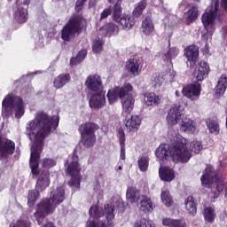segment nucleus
I'll list each match as a JSON object with an SVG mask.
<instances>
[{"label":"nucleus","instance_id":"f257e3e1","mask_svg":"<svg viewBox=\"0 0 227 227\" xmlns=\"http://www.w3.org/2000/svg\"><path fill=\"white\" fill-rule=\"evenodd\" d=\"M59 125V119L49 115L44 111H38L35 118L29 121L26 126V136L33 143L31 147L29 167L33 178H37L35 190L43 192L51 185V172L43 169L40 172V155L45 146V138L51 136V132L56 130Z\"/></svg>","mask_w":227,"mask_h":227},{"label":"nucleus","instance_id":"f03ea898","mask_svg":"<svg viewBox=\"0 0 227 227\" xmlns=\"http://www.w3.org/2000/svg\"><path fill=\"white\" fill-rule=\"evenodd\" d=\"M155 154L160 160H168V157H171L173 162H181V164L187 163L192 156L187 147V139L184 137L177 138L172 146L168 144L160 145Z\"/></svg>","mask_w":227,"mask_h":227},{"label":"nucleus","instance_id":"7ed1b4c3","mask_svg":"<svg viewBox=\"0 0 227 227\" xmlns=\"http://www.w3.org/2000/svg\"><path fill=\"white\" fill-rule=\"evenodd\" d=\"M65 201V189L59 187L53 192L51 198H45L36 205L34 217L38 224H43L47 215L54 214L57 205Z\"/></svg>","mask_w":227,"mask_h":227},{"label":"nucleus","instance_id":"20e7f679","mask_svg":"<svg viewBox=\"0 0 227 227\" xmlns=\"http://www.w3.org/2000/svg\"><path fill=\"white\" fill-rule=\"evenodd\" d=\"M89 214L90 217H106V220L99 222L89 221L86 227H114V205L106 204L104 208L98 206H91Z\"/></svg>","mask_w":227,"mask_h":227},{"label":"nucleus","instance_id":"39448f33","mask_svg":"<svg viewBox=\"0 0 227 227\" xmlns=\"http://www.w3.org/2000/svg\"><path fill=\"white\" fill-rule=\"evenodd\" d=\"M134 102H136V100L132 96H128L122 101L123 111L121 114L125 118L124 125L127 129V132H137L141 125V119H139V116L132 115V114H130L134 109Z\"/></svg>","mask_w":227,"mask_h":227},{"label":"nucleus","instance_id":"423d86ee","mask_svg":"<svg viewBox=\"0 0 227 227\" xmlns=\"http://www.w3.org/2000/svg\"><path fill=\"white\" fill-rule=\"evenodd\" d=\"M86 19L81 15H76L68 20L67 23L61 30V38L64 42H69L75 35H79L82 29L86 28Z\"/></svg>","mask_w":227,"mask_h":227},{"label":"nucleus","instance_id":"0eeeda50","mask_svg":"<svg viewBox=\"0 0 227 227\" xmlns=\"http://www.w3.org/2000/svg\"><path fill=\"white\" fill-rule=\"evenodd\" d=\"M221 3L219 0H212L201 16V22L206 31H214L215 20H221Z\"/></svg>","mask_w":227,"mask_h":227},{"label":"nucleus","instance_id":"6e6552de","mask_svg":"<svg viewBox=\"0 0 227 227\" xmlns=\"http://www.w3.org/2000/svg\"><path fill=\"white\" fill-rule=\"evenodd\" d=\"M99 127L95 122H85L78 128L81 136V143L85 148H93L97 143V135L95 133Z\"/></svg>","mask_w":227,"mask_h":227},{"label":"nucleus","instance_id":"1a4fd4ad","mask_svg":"<svg viewBox=\"0 0 227 227\" xmlns=\"http://www.w3.org/2000/svg\"><path fill=\"white\" fill-rule=\"evenodd\" d=\"M81 164L79 163V156L77 155V150H74L72 153V161L68 163L67 168V174L71 176L68 182L70 187H81Z\"/></svg>","mask_w":227,"mask_h":227},{"label":"nucleus","instance_id":"9d476101","mask_svg":"<svg viewBox=\"0 0 227 227\" xmlns=\"http://www.w3.org/2000/svg\"><path fill=\"white\" fill-rule=\"evenodd\" d=\"M2 106L7 107H13L15 111V116L18 119L24 116V100L20 97L7 95L2 102Z\"/></svg>","mask_w":227,"mask_h":227},{"label":"nucleus","instance_id":"9b49d317","mask_svg":"<svg viewBox=\"0 0 227 227\" xmlns=\"http://www.w3.org/2000/svg\"><path fill=\"white\" fill-rule=\"evenodd\" d=\"M132 90L133 87L130 83H125L121 88L114 87L109 90L106 94L109 104H114V102L118 101V98H125Z\"/></svg>","mask_w":227,"mask_h":227},{"label":"nucleus","instance_id":"f8f14e48","mask_svg":"<svg viewBox=\"0 0 227 227\" xmlns=\"http://www.w3.org/2000/svg\"><path fill=\"white\" fill-rule=\"evenodd\" d=\"M221 174H217L215 172V168L212 165H207L203 172V175L200 176V182L205 189H212V185L215 180H217V176Z\"/></svg>","mask_w":227,"mask_h":227},{"label":"nucleus","instance_id":"ddd939ff","mask_svg":"<svg viewBox=\"0 0 227 227\" xmlns=\"http://www.w3.org/2000/svg\"><path fill=\"white\" fill-rule=\"evenodd\" d=\"M182 93L184 97H186L190 100H198L200 95H201V84L198 82L187 84L183 87Z\"/></svg>","mask_w":227,"mask_h":227},{"label":"nucleus","instance_id":"4468645a","mask_svg":"<svg viewBox=\"0 0 227 227\" xmlns=\"http://www.w3.org/2000/svg\"><path fill=\"white\" fill-rule=\"evenodd\" d=\"M85 86L92 93L97 91H104L102 77H100L98 74H90L85 81Z\"/></svg>","mask_w":227,"mask_h":227},{"label":"nucleus","instance_id":"2eb2a0df","mask_svg":"<svg viewBox=\"0 0 227 227\" xmlns=\"http://www.w3.org/2000/svg\"><path fill=\"white\" fill-rule=\"evenodd\" d=\"M13 153H15V142L0 137V160L8 159V156Z\"/></svg>","mask_w":227,"mask_h":227},{"label":"nucleus","instance_id":"dca6fc26","mask_svg":"<svg viewBox=\"0 0 227 227\" xmlns=\"http://www.w3.org/2000/svg\"><path fill=\"white\" fill-rule=\"evenodd\" d=\"M184 56L190 63V67L195 68L196 65H198V58H200V48L194 44L189 45L184 49Z\"/></svg>","mask_w":227,"mask_h":227},{"label":"nucleus","instance_id":"f3484780","mask_svg":"<svg viewBox=\"0 0 227 227\" xmlns=\"http://www.w3.org/2000/svg\"><path fill=\"white\" fill-rule=\"evenodd\" d=\"M89 106L91 109H102L106 106V91L92 92L89 100Z\"/></svg>","mask_w":227,"mask_h":227},{"label":"nucleus","instance_id":"a211bd4d","mask_svg":"<svg viewBox=\"0 0 227 227\" xmlns=\"http://www.w3.org/2000/svg\"><path fill=\"white\" fill-rule=\"evenodd\" d=\"M215 191H211V194H213V200H217V198L221 196V192H225V196H227V182L223 174H220L216 176V180H215Z\"/></svg>","mask_w":227,"mask_h":227},{"label":"nucleus","instance_id":"6ab92c4d","mask_svg":"<svg viewBox=\"0 0 227 227\" xmlns=\"http://www.w3.org/2000/svg\"><path fill=\"white\" fill-rule=\"evenodd\" d=\"M210 74V66L205 61H200L199 67L193 71V77H195L198 82H203Z\"/></svg>","mask_w":227,"mask_h":227},{"label":"nucleus","instance_id":"aec40b11","mask_svg":"<svg viewBox=\"0 0 227 227\" xmlns=\"http://www.w3.org/2000/svg\"><path fill=\"white\" fill-rule=\"evenodd\" d=\"M16 4L18 9L14 13V20L18 24H24L25 22H27V19H28L27 9L20 5V0H16Z\"/></svg>","mask_w":227,"mask_h":227},{"label":"nucleus","instance_id":"412c9836","mask_svg":"<svg viewBox=\"0 0 227 227\" xmlns=\"http://www.w3.org/2000/svg\"><path fill=\"white\" fill-rule=\"evenodd\" d=\"M180 106H174L169 109L167 116L168 125H176V123L180 121L182 118V111H180Z\"/></svg>","mask_w":227,"mask_h":227},{"label":"nucleus","instance_id":"4be33fe9","mask_svg":"<svg viewBox=\"0 0 227 227\" xmlns=\"http://www.w3.org/2000/svg\"><path fill=\"white\" fill-rule=\"evenodd\" d=\"M141 65L137 59H129L125 65V69L127 70L128 74L136 77L141 74Z\"/></svg>","mask_w":227,"mask_h":227},{"label":"nucleus","instance_id":"5701e85b","mask_svg":"<svg viewBox=\"0 0 227 227\" xmlns=\"http://www.w3.org/2000/svg\"><path fill=\"white\" fill-rule=\"evenodd\" d=\"M117 24H120L122 29L129 31L136 26V20H134V16L130 14H123L121 19L117 21Z\"/></svg>","mask_w":227,"mask_h":227},{"label":"nucleus","instance_id":"b1692460","mask_svg":"<svg viewBox=\"0 0 227 227\" xmlns=\"http://www.w3.org/2000/svg\"><path fill=\"white\" fill-rule=\"evenodd\" d=\"M180 130L194 134L196 132V122L192 119L184 117L181 121Z\"/></svg>","mask_w":227,"mask_h":227},{"label":"nucleus","instance_id":"393cba45","mask_svg":"<svg viewBox=\"0 0 227 227\" xmlns=\"http://www.w3.org/2000/svg\"><path fill=\"white\" fill-rule=\"evenodd\" d=\"M160 180L163 182H173L175 180V170L169 167H162L159 169Z\"/></svg>","mask_w":227,"mask_h":227},{"label":"nucleus","instance_id":"a878e982","mask_svg":"<svg viewBox=\"0 0 227 227\" xmlns=\"http://www.w3.org/2000/svg\"><path fill=\"white\" fill-rule=\"evenodd\" d=\"M117 137L119 139V145L121 146V160H125V129H123L121 127H120L117 130Z\"/></svg>","mask_w":227,"mask_h":227},{"label":"nucleus","instance_id":"bb28decb","mask_svg":"<svg viewBox=\"0 0 227 227\" xmlns=\"http://www.w3.org/2000/svg\"><path fill=\"white\" fill-rule=\"evenodd\" d=\"M70 79H72L70 74H61L55 78L53 82V86L57 90H59V88H63L65 84H68V82H70Z\"/></svg>","mask_w":227,"mask_h":227},{"label":"nucleus","instance_id":"cd10ccee","mask_svg":"<svg viewBox=\"0 0 227 227\" xmlns=\"http://www.w3.org/2000/svg\"><path fill=\"white\" fill-rule=\"evenodd\" d=\"M227 88V75L222 74L218 80L217 85L215 88V93L216 95H224Z\"/></svg>","mask_w":227,"mask_h":227},{"label":"nucleus","instance_id":"c85d7f7f","mask_svg":"<svg viewBox=\"0 0 227 227\" xmlns=\"http://www.w3.org/2000/svg\"><path fill=\"white\" fill-rule=\"evenodd\" d=\"M154 29L155 27L153 26V21L152 20V18L145 17V20L142 21V31L144 35H146L148 36L152 35V33H153Z\"/></svg>","mask_w":227,"mask_h":227},{"label":"nucleus","instance_id":"c756f323","mask_svg":"<svg viewBox=\"0 0 227 227\" xmlns=\"http://www.w3.org/2000/svg\"><path fill=\"white\" fill-rule=\"evenodd\" d=\"M162 224L167 227H186L185 220L184 219L164 218Z\"/></svg>","mask_w":227,"mask_h":227},{"label":"nucleus","instance_id":"7c9ffc66","mask_svg":"<svg viewBox=\"0 0 227 227\" xmlns=\"http://www.w3.org/2000/svg\"><path fill=\"white\" fill-rule=\"evenodd\" d=\"M206 125L210 134H214L215 136H219V133L221 132V127L219 125V121L214 119H207L206 121Z\"/></svg>","mask_w":227,"mask_h":227},{"label":"nucleus","instance_id":"2f4dec72","mask_svg":"<svg viewBox=\"0 0 227 227\" xmlns=\"http://www.w3.org/2000/svg\"><path fill=\"white\" fill-rule=\"evenodd\" d=\"M185 208L192 215H196L198 212V204L194 201V197L189 196L185 200Z\"/></svg>","mask_w":227,"mask_h":227},{"label":"nucleus","instance_id":"473e14b6","mask_svg":"<svg viewBox=\"0 0 227 227\" xmlns=\"http://www.w3.org/2000/svg\"><path fill=\"white\" fill-rule=\"evenodd\" d=\"M146 6H148V2L146 0H141L138 2L132 12L133 17L139 19V17L143 15L145 10H146Z\"/></svg>","mask_w":227,"mask_h":227},{"label":"nucleus","instance_id":"72a5a7b5","mask_svg":"<svg viewBox=\"0 0 227 227\" xmlns=\"http://www.w3.org/2000/svg\"><path fill=\"white\" fill-rule=\"evenodd\" d=\"M139 192L137 191V188L131 186L127 189L126 192V198L129 203H136L137 201H139Z\"/></svg>","mask_w":227,"mask_h":227},{"label":"nucleus","instance_id":"f704fd0d","mask_svg":"<svg viewBox=\"0 0 227 227\" xmlns=\"http://www.w3.org/2000/svg\"><path fill=\"white\" fill-rule=\"evenodd\" d=\"M198 19V9L192 7L187 12L184 13V20L187 26L192 24Z\"/></svg>","mask_w":227,"mask_h":227},{"label":"nucleus","instance_id":"c9c22d12","mask_svg":"<svg viewBox=\"0 0 227 227\" xmlns=\"http://www.w3.org/2000/svg\"><path fill=\"white\" fill-rule=\"evenodd\" d=\"M140 210L142 212H152L153 210V202H152V200L148 198V196H144L143 200L140 201Z\"/></svg>","mask_w":227,"mask_h":227},{"label":"nucleus","instance_id":"e433bc0d","mask_svg":"<svg viewBox=\"0 0 227 227\" xmlns=\"http://www.w3.org/2000/svg\"><path fill=\"white\" fill-rule=\"evenodd\" d=\"M87 51L86 50H81L75 57H72L70 59V65L71 67H75L82 63L84 58H86Z\"/></svg>","mask_w":227,"mask_h":227},{"label":"nucleus","instance_id":"4c0bfd02","mask_svg":"<svg viewBox=\"0 0 227 227\" xmlns=\"http://www.w3.org/2000/svg\"><path fill=\"white\" fill-rule=\"evenodd\" d=\"M112 10L113 20H114V22H118L123 17V15L121 14L123 12V8H121V4H114Z\"/></svg>","mask_w":227,"mask_h":227},{"label":"nucleus","instance_id":"58836bf2","mask_svg":"<svg viewBox=\"0 0 227 227\" xmlns=\"http://www.w3.org/2000/svg\"><path fill=\"white\" fill-rule=\"evenodd\" d=\"M40 197V192L38 190H30L27 196V205L28 207H35L36 200Z\"/></svg>","mask_w":227,"mask_h":227},{"label":"nucleus","instance_id":"ea45409f","mask_svg":"<svg viewBox=\"0 0 227 227\" xmlns=\"http://www.w3.org/2000/svg\"><path fill=\"white\" fill-rule=\"evenodd\" d=\"M137 164L140 171L145 173L148 171V166H150V158L148 156H142L137 160Z\"/></svg>","mask_w":227,"mask_h":227},{"label":"nucleus","instance_id":"a19ab883","mask_svg":"<svg viewBox=\"0 0 227 227\" xmlns=\"http://www.w3.org/2000/svg\"><path fill=\"white\" fill-rule=\"evenodd\" d=\"M161 201L164 203L166 207L173 206V198L171 197V193L168 190L161 191L160 194Z\"/></svg>","mask_w":227,"mask_h":227},{"label":"nucleus","instance_id":"79ce46f5","mask_svg":"<svg viewBox=\"0 0 227 227\" xmlns=\"http://www.w3.org/2000/svg\"><path fill=\"white\" fill-rule=\"evenodd\" d=\"M147 106H159L160 103V98L155 95L154 92L148 93L145 99Z\"/></svg>","mask_w":227,"mask_h":227},{"label":"nucleus","instance_id":"37998d69","mask_svg":"<svg viewBox=\"0 0 227 227\" xmlns=\"http://www.w3.org/2000/svg\"><path fill=\"white\" fill-rule=\"evenodd\" d=\"M204 219L207 223H214L215 220V210L210 207L204 208Z\"/></svg>","mask_w":227,"mask_h":227},{"label":"nucleus","instance_id":"c03bdc74","mask_svg":"<svg viewBox=\"0 0 227 227\" xmlns=\"http://www.w3.org/2000/svg\"><path fill=\"white\" fill-rule=\"evenodd\" d=\"M176 56H178V50L176 47H172L164 54V61L171 62V59H175Z\"/></svg>","mask_w":227,"mask_h":227},{"label":"nucleus","instance_id":"a18cd8bd","mask_svg":"<svg viewBox=\"0 0 227 227\" xmlns=\"http://www.w3.org/2000/svg\"><path fill=\"white\" fill-rule=\"evenodd\" d=\"M188 150L191 153V155L192 156V152H194V153H200V152L203 150V145L200 141H193V142H191L190 149Z\"/></svg>","mask_w":227,"mask_h":227},{"label":"nucleus","instance_id":"49530a36","mask_svg":"<svg viewBox=\"0 0 227 227\" xmlns=\"http://www.w3.org/2000/svg\"><path fill=\"white\" fill-rule=\"evenodd\" d=\"M92 51L95 54L102 52V51H104V42L100 39L95 40L92 44Z\"/></svg>","mask_w":227,"mask_h":227},{"label":"nucleus","instance_id":"de8ad7c7","mask_svg":"<svg viewBox=\"0 0 227 227\" xmlns=\"http://www.w3.org/2000/svg\"><path fill=\"white\" fill-rule=\"evenodd\" d=\"M56 164H57L56 160L51 159V158H44V159H43L42 167L44 169H51V168H54V166H56Z\"/></svg>","mask_w":227,"mask_h":227},{"label":"nucleus","instance_id":"09e8293b","mask_svg":"<svg viewBox=\"0 0 227 227\" xmlns=\"http://www.w3.org/2000/svg\"><path fill=\"white\" fill-rule=\"evenodd\" d=\"M105 29L106 31V33H109L110 35H116V33H118V31H120V27H118V25L114 24V23H108L106 25Z\"/></svg>","mask_w":227,"mask_h":227},{"label":"nucleus","instance_id":"8fccbe9b","mask_svg":"<svg viewBox=\"0 0 227 227\" xmlns=\"http://www.w3.org/2000/svg\"><path fill=\"white\" fill-rule=\"evenodd\" d=\"M134 227H155V226L153 225L150 221L146 220V218H142L135 223Z\"/></svg>","mask_w":227,"mask_h":227},{"label":"nucleus","instance_id":"3c124183","mask_svg":"<svg viewBox=\"0 0 227 227\" xmlns=\"http://www.w3.org/2000/svg\"><path fill=\"white\" fill-rule=\"evenodd\" d=\"M153 81V84L155 88H160L162 86V82H164V79L160 76L154 75Z\"/></svg>","mask_w":227,"mask_h":227},{"label":"nucleus","instance_id":"603ef678","mask_svg":"<svg viewBox=\"0 0 227 227\" xmlns=\"http://www.w3.org/2000/svg\"><path fill=\"white\" fill-rule=\"evenodd\" d=\"M12 227H31V222L27 220H18Z\"/></svg>","mask_w":227,"mask_h":227},{"label":"nucleus","instance_id":"864d4df0","mask_svg":"<svg viewBox=\"0 0 227 227\" xmlns=\"http://www.w3.org/2000/svg\"><path fill=\"white\" fill-rule=\"evenodd\" d=\"M113 13V7L109 6L108 8L105 9L100 15V20H103V19H107L109 15Z\"/></svg>","mask_w":227,"mask_h":227},{"label":"nucleus","instance_id":"5fc2aeb1","mask_svg":"<svg viewBox=\"0 0 227 227\" xmlns=\"http://www.w3.org/2000/svg\"><path fill=\"white\" fill-rule=\"evenodd\" d=\"M3 107V112L5 114V116L8 118L9 116H12L13 114V106H2Z\"/></svg>","mask_w":227,"mask_h":227},{"label":"nucleus","instance_id":"6e6d98bb","mask_svg":"<svg viewBox=\"0 0 227 227\" xmlns=\"http://www.w3.org/2000/svg\"><path fill=\"white\" fill-rule=\"evenodd\" d=\"M86 1L88 0H77L75 3V12L79 13V12L82 11V8H84V4H86Z\"/></svg>","mask_w":227,"mask_h":227},{"label":"nucleus","instance_id":"4d7b16f0","mask_svg":"<svg viewBox=\"0 0 227 227\" xmlns=\"http://www.w3.org/2000/svg\"><path fill=\"white\" fill-rule=\"evenodd\" d=\"M31 3V0H23L21 4H20L22 8H26L27 10L29 8V4Z\"/></svg>","mask_w":227,"mask_h":227},{"label":"nucleus","instance_id":"13d9d810","mask_svg":"<svg viewBox=\"0 0 227 227\" xmlns=\"http://www.w3.org/2000/svg\"><path fill=\"white\" fill-rule=\"evenodd\" d=\"M221 6L223 8L224 12H227V0H221Z\"/></svg>","mask_w":227,"mask_h":227},{"label":"nucleus","instance_id":"bf43d9fd","mask_svg":"<svg viewBox=\"0 0 227 227\" xmlns=\"http://www.w3.org/2000/svg\"><path fill=\"white\" fill-rule=\"evenodd\" d=\"M89 6H90V8H93V7L97 6V0H90Z\"/></svg>","mask_w":227,"mask_h":227},{"label":"nucleus","instance_id":"052dcab7","mask_svg":"<svg viewBox=\"0 0 227 227\" xmlns=\"http://www.w3.org/2000/svg\"><path fill=\"white\" fill-rule=\"evenodd\" d=\"M108 3H112V4H121V3H123V0H107Z\"/></svg>","mask_w":227,"mask_h":227},{"label":"nucleus","instance_id":"680f3d73","mask_svg":"<svg viewBox=\"0 0 227 227\" xmlns=\"http://www.w3.org/2000/svg\"><path fill=\"white\" fill-rule=\"evenodd\" d=\"M176 97H180L178 90H176Z\"/></svg>","mask_w":227,"mask_h":227},{"label":"nucleus","instance_id":"e2e57ef3","mask_svg":"<svg viewBox=\"0 0 227 227\" xmlns=\"http://www.w3.org/2000/svg\"><path fill=\"white\" fill-rule=\"evenodd\" d=\"M119 169H121V167H119Z\"/></svg>","mask_w":227,"mask_h":227},{"label":"nucleus","instance_id":"0e129e2a","mask_svg":"<svg viewBox=\"0 0 227 227\" xmlns=\"http://www.w3.org/2000/svg\"><path fill=\"white\" fill-rule=\"evenodd\" d=\"M66 164H68V161H67Z\"/></svg>","mask_w":227,"mask_h":227}]
</instances>
